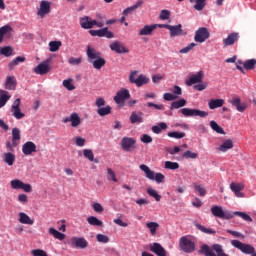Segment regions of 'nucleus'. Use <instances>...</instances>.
Instances as JSON below:
<instances>
[{"instance_id": "58836bf2", "label": "nucleus", "mask_w": 256, "mask_h": 256, "mask_svg": "<svg viewBox=\"0 0 256 256\" xmlns=\"http://www.w3.org/2000/svg\"><path fill=\"white\" fill-rule=\"evenodd\" d=\"M145 225H146V229H148L152 237H154V235H157V230L159 229V223L147 222Z\"/></svg>"}, {"instance_id": "b1692460", "label": "nucleus", "mask_w": 256, "mask_h": 256, "mask_svg": "<svg viewBox=\"0 0 256 256\" xmlns=\"http://www.w3.org/2000/svg\"><path fill=\"white\" fill-rule=\"evenodd\" d=\"M157 29V26L151 24V25H144L143 28H141L138 32V35L140 37H145V36H151L153 35V31Z\"/></svg>"}, {"instance_id": "f3484780", "label": "nucleus", "mask_w": 256, "mask_h": 256, "mask_svg": "<svg viewBox=\"0 0 256 256\" xmlns=\"http://www.w3.org/2000/svg\"><path fill=\"white\" fill-rule=\"evenodd\" d=\"M151 253L157 256H167V250L160 243L154 242L149 245Z\"/></svg>"}, {"instance_id": "473e14b6", "label": "nucleus", "mask_w": 256, "mask_h": 256, "mask_svg": "<svg viewBox=\"0 0 256 256\" xmlns=\"http://www.w3.org/2000/svg\"><path fill=\"white\" fill-rule=\"evenodd\" d=\"M223 105H225V100H223V99H211L208 102V107L211 110L219 109V107H223Z\"/></svg>"}, {"instance_id": "7c9ffc66", "label": "nucleus", "mask_w": 256, "mask_h": 256, "mask_svg": "<svg viewBox=\"0 0 256 256\" xmlns=\"http://www.w3.org/2000/svg\"><path fill=\"white\" fill-rule=\"evenodd\" d=\"M25 61H26L25 56H17L16 58H14L12 61L8 63L9 71H13L15 67L19 65V63H25Z\"/></svg>"}, {"instance_id": "ddd939ff", "label": "nucleus", "mask_w": 256, "mask_h": 256, "mask_svg": "<svg viewBox=\"0 0 256 256\" xmlns=\"http://www.w3.org/2000/svg\"><path fill=\"white\" fill-rule=\"evenodd\" d=\"M131 97V93L129 92L128 89H121L116 93V96H114V101L117 103V105H121V103H125L127 99Z\"/></svg>"}, {"instance_id": "6e6d98bb", "label": "nucleus", "mask_w": 256, "mask_h": 256, "mask_svg": "<svg viewBox=\"0 0 256 256\" xmlns=\"http://www.w3.org/2000/svg\"><path fill=\"white\" fill-rule=\"evenodd\" d=\"M233 215H237L238 217H241V219H243L244 221H247V223L253 222V218H251V216H249V214L245 212L235 211Z\"/></svg>"}, {"instance_id": "09e8293b", "label": "nucleus", "mask_w": 256, "mask_h": 256, "mask_svg": "<svg viewBox=\"0 0 256 256\" xmlns=\"http://www.w3.org/2000/svg\"><path fill=\"white\" fill-rule=\"evenodd\" d=\"M164 169H168L169 171H177V169H179V163L173 161H165Z\"/></svg>"}, {"instance_id": "3c124183", "label": "nucleus", "mask_w": 256, "mask_h": 256, "mask_svg": "<svg viewBox=\"0 0 256 256\" xmlns=\"http://www.w3.org/2000/svg\"><path fill=\"white\" fill-rule=\"evenodd\" d=\"M0 55H3L4 57H11L13 55V47L4 46L0 48Z\"/></svg>"}, {"instance_id": "f257e3e1", "label": "nucleus", "mask_w": 256, "mask_h": 256, "mask_svg": "<svg viewBox=\"0 0 256 256\" xmlns=\"http://www.w3.org/2000/svg\"><path fill=\"white\" fill-rule=\"evenodd\" d=\"M200 253L205 256H228L223 251V246L219 244H214L212 247H209V245L204 244L200 248Z\"/></svg>"}, {"instance_id": "9d476101", "label": "nucleus", "mask_w": 256, "mask_h": 256, "mask_svg": "<svg viewBox=\"0 0 256 256\" xmlns=\"http://www.w3.org/2000/svg\"><path fill=\"white\" fill-rule=\"evenodd\" d=\"M11 113L15 119H23L25 113L21 112V99L17 98L11 106Z\"/></svg>"}, {"instance_id": "c9c22d12", "label": "nucleus", "mask_w": 256, "mask_h": 256, "mask_svg": "<svg viewBox=\"0 0 256 256\" xmlns=\"http://www.w3.org/2000/svg\"><path fill=\"white\" fill-rule=\"evenodd\" d=\"M217 149L222 153H227L229 149H233V140L231 139L225 140Z\"/></svg>"}, {"instance_id": "4be33fe9", "label": "nucleus", "mask_w": 256, "mask_h": 256, "mask_svg": "<svg viewBox=\"0 0 256 256\" xmlns=\"http://www.w3.org/2000/svg\"><path fill=\"white\" fill-rule=\"evenodd\" d=\"M86 55L89 63L99 59L101 57V52L97 51L95 48L91 47V45L87 46Z\"/></svg>"}, {"instance_id": "864d4df0", "label": "nucleus", "mask_w": 256, "mask_h": 256, "mask_svg": "<svg viewBox=\"0 0 256 256\" xmlns=\"http://www.w3.org/2000/svg\"><path fill=\"white\" fill-rule=\"evenodd\" d=\"M63 87L67 89V91H75V85L73 84V79H65L62 82Z\"/></svg>"}, {"instance_id": "bb28decb", "label": "nucleus", "mask_w": 256, "mask_h": 256, "mask_svg": "<svg viewBox=\"0 0 256 256\" xmlns=\"http://www.w3.org/2000/svg\"><path fill=\"white\" fill-rule=\"evenodd\" d=\"M144 3H145V1L138 0L134 5L124 9L122 12V15H124V16L131 15V13L137 11V9H139V7H142Z\"/></svg>"}, {"instance_id": "13d9d810", "label": "nucleus", "mask_w": 256, "mask_h": 256, "mask_svg": "<svg viewBox=\"0 0 256 256\" xmlns=\"http://www.w3.org/2000/svg\"><path fill=\"white\" fill-rule=\"evenodd\" d=\"M107 179L108 181H112L113 183H117V181H119L117 179V176L115 175V171H113V169L111 168H107Z\"/></svg>"}, {"instance_id": "49530a36", "label": "nucleus", "mask_w": 256, "mask_h": 256, "mask_svg": "<svg viewBox=\"0 0 256 256\" xmlns=\"http://www.w3.org/2000/svg\"><path fill=\"white\" fill-rule=\"evenodd\" d=\"M83 156L85 157V159H88V161H90L91 163H93V161L99 163V161L95 160V154H93V150L91 149H84Z\"/></svg>"}, {"instance_id": "cd10ccee", "label": "nucleus", "mask_w": 256, "mask_h": 256, "mask_svg": "<svg viewBox=\"0 0 256 256\" xmlns=\"http://www.w3.org/2000/svg\"><path fill=\"white\" fill-rule=\"evenodd\" d=\"M239 40V33H231L227 36V38L223 39V43L226 47H229Z\"/></svg>"}, {"instance_id": "9b49d317", "label": "nucleus", "mask_w": 256, "mask_h": 256, "mask_svg": "<svg viewBox=\"0 0 256 256\" xmlns=\"http://www.w3.org/2000/svg\"><path fill=\"white\" fill-rule=\"evenodd\" d=\"M92 37H106V39H113L115 35L113 32L109 31V28L105 27L99 30H89Z\"/></svg>"}, {"instance_id": "72a5a7b5", "label": "nucleus", "mask_w": 256, "mask_h": 256, "mask_svg": "<svg viewBox=\"0 0 256 256\" xmlns=\"http://www.w3.org/2000/svg\"><path fill=\"white\" fill-rule=\"evenodd\" d=\"M231 104L234 105V107H236L237 111H239L240 113H243V111L247 109V104L241 103L240 98H233L231 100Z\"/></svg>"}, {"instance_id": "393cba45", "label": "nucleus", "mask_w": 256, "mask_h": 256, "mask_svg": "<svg viewBox=\"0 0 256 256\" xmlns=\"http://www.w3.org/2000/svg\"><path fill=\"white\" fill-rule=\"evenodd\" d=\"M3 162L8 165V167H13L15 165V153L13 152H4L2 155Z\"/></svg>"}, {"instance_id": "a18cd8bd", "label": "nucleus", "mask_w": 256, "mask_h": 256, "mask_svg": "<svg viewBox=\"0 0 256 256\" xmlns=\"http://www.w3.org/2000/svg\"><path fill=\"white\" fill-rule=\"evenodd\" d=\"M48 45H49V51L51 53H55L59 51V49H61V45H63V43H61V41H50Z\"/></svg>"}, {"instance_id": "1a4fd4ad", "label": "nucleus", "mask_w": 256, "mask_h": 256, "mask_svg": "<svg viewBox=\"0 0 256 256\" xmlns=\"http://www.w3.org/2000/svg\"><path fill=\"white\" fill-rule=\"evenodd\" d=\"M51 58H48L34 68L36 75H47L51 71Z\"/></svg>"}, {"instance_id": "6ab92c4d", "label": "nucleus", "mask_w": 256, "mask_h": 256, "mask_svg": "<svg viewBox=\"0 0 256 256\" xmlns=\"http://www.w3.org/2000/svg\"><path fill=\"white\" fill-rule=\"evenodd\" d=\"M111 51H114V53H118L119 55L123 53H129V50L127 47H125L121 42L119 41H114L109 45Z\"/></svg>"}, {"instance_id": "ea45409f", "label": "nucleus", "mask_w": 256, "mask_h": 256, "mask_svg": "<svg viewBox=\"0 0 256 256\" xmlns=\"http://www.w3.org/2000/svg\"><path fill=\"white\" fill-rule=\"evenodd\" d=\"M6 89L9 91L15 90V87H17V81L15 80V76H8L6 79Z\"/></svg>"}, {"instance_id": "6e6552de", "label": "nucleus", "mask_w": 256, "mask_h": 256, "mask_svg": "<svg viewBox=\"0 0 256 256\" xmlns=\"http://www.w3.org/2000/svg\"><path fill=\"white\" fill-rule=\"evenodd\" d=\"M51 5L52 3L47 0H42L40 2V6L37 9V15L40 17V19H45V17L51 13Z\"/></svg>"}, {"instance_id": "4c0bfd02", "label": "nucleus", "mask_w": 256, "mask_h": 256, "mask_svg": "<svg viewBox=\"0 0 256 256\" xmlns=\"http://www.w3.org/2000/svg\"><path fill=\"white\" fill-rule=\"evenodd\" d=\"M11 99L9 92L5 90H0V109H3L4 105H7V101Z\"/></svg>"}, {"instance_id": "f03ea898", "label": "nucleus", "mask_w": 256, "mask_h": 256, "mask_svg": "<svg viewBox=\"0 0 256 256\" xmlns=\"http://www.w3.org/2000/svg\"><path fill=\"white\" fill-rule=\"evenodd\" d=\"M139 168L145 173L146 179H149L150 181H156V183H163L165 181V175L158 172L155 173V171L151 170L149 166L145 164H141Z\"/></svg>"}, {"instance_id": "c756f323", "label": "nucleus", "mask_w": 256, "mask_h": 256, "mask_svg": "<svg viewBox=\"0 0 256 256\" xmlns=\"http://www.w3.org/2000/svg\"><path fill=\"white\" fill-rule=\"evenodd\" d=\"M70 123H71V127L77 128L79 127V125H81V123L83 122V120L81 119V116H79V113L73 112L72 114H70Z\"/></svg>"}, {"instance_id": "a19ab883", "label": "nucleus", "mask_w": 256, "mask_h": 256, "mask_svg": "<svg viewBox=\"0 0 256 256\" xmlns=\"http://www.w3.org/2000/svg\"><path fill=\"white\" fill-rule=\"evenodd\" d=\"M80 27L82 29H91V17L83 16L80 18Z\"/></svg>"}, {"instance_id": "37998d69", "label": "nucleus", "mask_w": 256, "mask_h": 256, "mask_svg": "<svg viewBox=\"0 0 256 256\" xmlns=\"http://www.w3.org/2000/svg\"><path fill=\"white\" fill-rule=\"evenodd\" d=\"M187 105V100L181 98L177 101H174L171 103L170 109L173 111V109H181V107H185Z\"/></svg>"}, {"instance_id": "39448f33", "label": "nucleus", "mask_w": 256, "mask_h": 256, "mask_svg": "<svg viewBox=\"0 0 256 256\" xmlns=\"http://www.w3.org/2000/svg\"><path fill=\"white\" fill-rule=\"evenodd\" d=\"M11 189H14L15 191H24V193H31L33 191V186L29 183H25L20 179H13L10 181Z\"/></svg>"}, {"instance_id": "338daca9", "label": "nucleus", "mask_w": 256, "mask_h": 256, "mask_svg": "<svg viewBox=\"0 0 256 256\" xmlns=\"http://www.w3.org/2000/svg\"><path fill=\"white\" fill-rule=\"evenodd\" d=\"M96 241H98V243H109V236L105 234H97Z\"/></svg>"}, {"instance_id": "e2e57ef3", "label": "nucleus", "mask_w": 256, "mask_h": 256, "mask_svg": "<svg viewBox=\"0 0 256 256\" xmlns=\"http://www.w3.org/2000/svg\"><path fill=\"white\" fill-rule=\"evenodd\" d=\"M182 157L184 159H197V157H199V154L197 152H191V150H187L183 153Z\"/></svg>"}, {"instance_id": "20e7f679", "label": "nucleus", "mask_w": 256, "mask_h": 256, "mask_svg": "<svg viewBox=\"0 0 256 256\" xmlns=\"http://www.w3.org/2000/svg\"><path fill=\"white\" fill-rule=\"evenodd\" d=\"M184 117H200L201 119H205V117H209V112L203 111L200 109L193 108H182L179 111Z\"/></svg>"}, {"instance_id": "aec40b11", "label": "nucleus", "mask_w": 256, "mask_h": 256, "mask_svg": "<svg viewBox=\"0 0 256 256\" xmlns=\"http://www.w3.org/2000/svg\"><path fill=\"white\" fill-rule=\"evenodd\" d=\"M230 189L232 192H234V195L236 197H239V198H243L245 197V195L243 194V189H245V185L243 183H235V182H232L230 184Z\"/></svg>"}, {"instance_id": "dca6fc26", "label": "nucleus", "mask_w": 256, "mask_h": 256, "mask_svg": "<svg viewBox=\"0 0 256 256\" xmlns=\"http://www.w3.org/2000/svg\"><path fill=\"white\" fill-rule=\"evenodd\" d=\"M143 112L141 111H133L130 114V123H132V125H141V123H144L145 118H144Z\"/></svg>"}, {"instance_id": "a878e982", "label": "nucleus", "mask_w": 256, "mask_h": 256, "mask_svg": "<svg viewBox=\"0 0 256 256\" xmlns=\"http://www.w3.org/2000/svg\"><path fill=\"white\" fill-rule=\"evenodd\" d=\"M18 221L22 225H34V223H35V220L33 218L29 217V215H27V213H25V212H20L18 214Z\"/></svg>"}, {"instance_id": "a211bd4d", "label": "nucleus", "mask_w": 256, "mask_h": 256, "mask_svg": "<svg viewBox=\"0 0 256 256\" xmlns=\"http://www.w3.org/2000/svg\"><path fill=\"white\" fill-rule=\"evenodd\" d=\"M135 143L137 141L131 137H124L121 140V147L124 151H131V149H135Z\"/></svg>"}, {"instance_id": "c85d7f7f", "label": "nucleus", "mask_w": 256, "mask_h": 256, "mask_svg": "<svg viewBox=\"0 0 256 256\" xmlns=\"http://www.w3.org/2000/svg\"><path fill=\"white\" fill-rule=\"evenodd\" d=\"M11 31H13V28H11L9 24L0 28V43L5 39V37H11Z\"/></svg>"}, {"instance_id": "423d86ee", "label": "nucleus", "mask_w": 256, "mask_h": 256, "mask_svg": "<svg viewBox=\"0 0 256 256\" xmlns=\"http://www.w3.org/2000/svg\"><path fill=\"white\" fill-rule=\"evenodd\" d=\"M231 245L236 249H239V251L245 253L246 255H251L252 253H255V248L253 246L242 243L239 240H232Z\"/></svg>"}, {"instance_id": "0eeeda50", "label": "nucleus", "mask_w": 256, "mask_h": 256, "mask_svg": "<svg viewBox=\"0 0 256 256\" xmlns=\"http://www.w3.org/2000/svg\"><path fill=\"white\" fill-rule=\"evenodd\" d=\"M211 213L214 217H218V219H233V214L229 211H224L221 206H212Z\"/></svg>"}, {"instance_id": "4468645a", "label": "nucleus", "mask_w": 256, "mask_h": 256, "mask_svg": "<svg viewBox=\"0 0 256 256\" xmlns=\"http://www.w3.org/2000/svg\"><path fill=\"white\" fill-rule=\"evenodd\" d=\"M71 243L76 249H87L89 247V242L83 237H73Z\"/></svg>"}, {"instance_id": "2f4dec72", "label": "nucleus", "mask_w": 256, "mask_h": 256, "mask_svg": "<svg viewBox=\"0 0 256 256\" xmlns=\"http://www.w3.org/2000/svg\"><path fill=\"white\" fill-rule=\"evenodd\" d=\"M21 141V130L19 128H13L12 129V144L14 147H17L19 145V142Z\"/></svg>"}, {"instance_id": "f704fd0d", "label": "nucleus", "mask_w": 256, "mask_h": 256, "mask_svg": "<svg viewBox=\"0 0 256 256\" xmlns=\"http://www.w3.org/2000/svg\"><path fill=\"white\" fill-rule=\"evenodd\" d=\"M151 79H149V77H147L144 74H140L137 78H136V87H143L144 85H149Z\"/></svg>"}, {"instance_id": "7ed1b4c3", "label": "nucleus", "mask_w": 256, "mask_h": 256, "mask_svg": "<svg viewBox=\"0 0 256 256\" xmlns=\"http://www.w3.org/2000/svg\"><path fill=\"white\" fill-rule=\"evenodd\" d=\"M179 247L184 253H193L195 251V241L191 236H182L179 240Z\"/></svg>"}, {"instance_id": "79ce46f5", "label": "nucleus", "mask_w": 256, "mask_h": 256, "mask_svg": "<svg viewBox=\"0 0 256 256\" xmlns=\"http://www.w3.org/2000/svg\"><path fill=\"white\" fill-rule=\"evenodd\" d=\"M90 63H92L94 69H97L99 71L100 69H102V67H104L106 61L105 58L100 56V58H96V60H92V62Z\"/></svg>"}, {"instance_id": "bf43d9fd", "label": "nucleus", "mask_w": 256, "mask_h": 256, "mask_svg": "<svg viewBox=\"0 0 256 256\" xmlns=\"http://www.w3.org/2000/svg\"><path fill=\"white\" fill-rule=\"evenodd\" d=\"M255 65H256V59H249L243 63L244 69L248 71L251 69H255Z\"/></svg>"}, {"instance_id": "774afa93", "label": "nucleus", "mask_w": 256, "mask_h": 256, "mask_svg": "<svg viewBox=\"0 0 256 256\" xmlns=\"http://www.w3.org/2000/svg\"><path fill=\"white\" fill-rule=\"evenodd\" d=\"M30 253L32 256H49L47 255V252L41 249H34Z\"/></svg>"}, {"instance_id": "c03bdc74", "label": "nucleus", "mask_w": 256, "mask_h": 256, "mask_svg": "<svg viewBox=\"0 0 256 256\" xmlns=\"http://www.w3.org/2000/svg\"><path fill=\"white\" fill-rule=\"evenodd\" d=\"M87 223H89V225H92L93 227H103V221L99 220V218L95 216L88 217Z\"/></svg>"}, {"instance_id": "5fc2aeb1", "label": "nucleus", "mask_w": 256, "mask_h": 256, "mask_svg": "<svg viewBox=\"0 0 256 256\" xmlns=\"http://www.w3.org/2000/svg\"><path fill=\"white\" fill-rule=\"evenodd\" d=\"M165 129H167V123H165V122H161L156 126H152V131L156 135H159V133H161V131H163Z\"/></svg>"}, {"instance_id": "052dcab7", "label": "nucleus", "mask_w": 256, "mask_h": 256, "mask_svg": "<svg viewBox=\"0 0 256 256\" xmlns=\"http://www.w3.org/2000/svg\"><path fill=\"white\" fill-rule=\"evenodd\" d=\"M159 19L161 21H169V19H171V11L166 10V9L161 10Z\"/></svg>"}, {"instance_id": "de8ad7c7", "label": "nucleus", "mask_w": 256, "mask_h": 256, "mask_svg": "<svg viewBox=\"0 0 256 256\" xmlns=\"http://www.w3.org/2000/svg\"><path fill=\"white\" fill-rule=\"evenodd\" d=\"M196 229H198L199 231H201L202 233H206L207 235H215L216 231L211 229V228H207L199 223L195 224Z\"/></svg>"}, {"instance_id": "e433bc0d", "label": "nucleus", "mask_w": 256, "mask_h": 256, "mask_svg": "<svg viewBox=\"0 0 256 256\" xmlns=\"http://www.w3.org/2000/svg\"><path fill=\"white\" fill-rule=\"evenodd\" d=\"M48 233L49 235H52V237H54V239H58V241H63L65 239V234L59 232L57 229L50 227L48 229Z\"/></svg>"}, {"instance_id": "f8f14e48", "label": "nucleus", "mask_w": 256, "mask_h": 256, "mask_svg": "<svg viewBox=\"0 0 256 256\" xmlns=\"http://www.w3.org/2000/svg\"><path fill=\"white\" fill-rule=\"evenodd\" d=\"M209 35V30L205 27H201L195 32L194 41H196V43H205Z\"/></svg>"}, {"instance_id": "0e129e2a", "label": "nucleus", "mask_w": 256, "mask_h": 256, "mask_svg": "<svg viewBox=\"0 0 256 256\" xmlns=\"http://www.w3.org/2000/svg\"><path fill=\"white\" fill-rule=\"evenodd\" d=\"M167 135L172 139H183V137H185V132L174 131V132H168Z\"/></svg>"}, {"instance_id": "69168bd1", "label": "nucleus", "mask_w": 256, "mask_h": 256, "mask_svg": "<svg viewBox=\"0 0 256 256\" xmlns=\"http://www.w3.org/2000/svg\"><path fill=\"white\" fill-rule=\"evenodd\" d=\"M17 201L20 202L21 205H27L29 203V197L27 194H19Z\"/></svg>"}, {"instance_id": "2eb2a0df", "label": "nucleus", "mask_w": 256, "mask_h": 256, "mask_svg": "<svg viewBox=\"0 0 256 256\" xmlns=\"http://www.w3.org/2000/svg\"><path fill=\"white\" fill-rule=\"evenodd\" d=\"M205 74L203 71H199L197 74H192L189 79L186 81V85L191 87V85H196V83H203Z\"/></svg>"}, {"instance_id": "680f3d73", "label": "nucleus", "mask_w": 256, "mask_h": 256, "mask_svg": "<svg viewBox=\"0 0 256 256\" xmlns=\"http://www.w3.org/2000/svg\"><path fill=\"white\" fill-rule=\"evenodd\" d=\"M207 0H195V5H194V9L196 11H203V9H205V5H207L206 3Z\"/></svg>"}, {"instance_id": "603ef678", "label": "nucleus", "mask_w": 256, "mask_h": 256, "mask_svg": "<svg viewBox=\"0 0 256 256\" xmlns=\"http://www.w3.org/2000/svg\"><path fill=\"white\" fill-rule=\"evenodd\" d=\"M111 106H105V107H102V108H98L97 109V114L100 116V117H105L107 115H111Z\"/></svg>"}, {"instance_id": "8fccbe9b", "label": "nucleus", "mask_w": 256, "mask_h": 256, "mask_svg": "<svg viewBox=\"0 0 256 256\" xmlns=\"http://www.w3.org/2000/svg\"><path fill=\"white\" fill-rule=\"evenodd\" d=\"M210 127L212 130H214L219 135H225V130H223V128L221 126H219V124H217V122H215V120L210 121Z\"/></svg>"}, {"instance_id": "4d7b16f0", "label": "nucleus", "mask_w": 256, "mask_h": 256, "mask_svg": "<svg viewBox=\"0 0 256 256\" xmlns=\"http://www.w3.org/2000/svg\"><path fill=\"white\" fill-rule=\"evenodd\" d=\"M147 194L150 197H153V199H155V201H161V195H159V192H157V190H155L153 188H148Z\"/></svg>"}, {"instance_id": "5701e85b", "label": "nucleus", "mask_w": 256, "mask_h": 256, "mask_svg": "<svg viewBox=\"0 0 256 256\" xmlns=\"http://www.w3.org/2000/svg\"><path fill=\"white\" fill-rule=\"evenodd\" d=\"M168 31H170V37H181V35H185L183 33V25L178 24L176 26H168Z\"/></svg>"}, {"instance_id": "412c9836", "label": "nucleus", "mask_w": 256, "mask_h": 256, "mask_svg": "<svg viewBox=\"0 0 256 256\" xmlns=\"http://www.w3.org/2000/svg\"><path fill=\"white\" fill-rule=\"evenodd\" d=\"M22 153L24 155H33V153H37V145L31 141L24 143L22 145Z\"/></svg>"}]
</instances>
